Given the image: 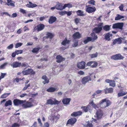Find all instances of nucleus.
Masks as SVG:
<instances>
[{"label":"nucleus","instance_id":"nucleus-43","mask_svg":"<svg viewBox=\"0 0 127 127\" xmlns=\"http://www.w3.org/2000/svg\"><path fill=\"white\" fill-rule=\"evenodd\" d=\"M89 104L90 105H92L95 109L96 108H98L97 106H98L97 105H96L93 102V100H92L91 102L89 103Z\"/></svg>","mask_w":127,"mask_h":127},{"label":"nucleus","instance_id":"nucleus-12","mask_svg":"<svg viewBox=\"0 0 127 127\" xmlns=\"http://www.w3.org/2000/svg\"><path fill=\"white\" fill-rule=\"evenodd\" d=\"M86 63L84 61L79 62L77 64V67L80 69H83L85 68Z\"/></svg>","mask_w":127,"mask_h":127},{"label":"nucleus","instance_id":"nucleus-23","mask_svg":"<svg viewBox=\"0 0 127 127\" xmlns=\"http://www.w3.org/2000/svg\"><path fill=\"white\" fill-rule=\"evenodd\" d=\"M104 92L105 94L108 93H112L113 92V89L112 88H106L104 90Z\"/></svg>","mask_w":127,"mask_h":127},{"label":"nucleus","instance_id":"nucleus-11","mask_svg":"<svg viewBox=\"0 0 127 127\" xmlns=\"http://www.w3.org/2000/svg\"><path fill=\"white\" fill-rule=\"evenodd\" d=\"M76 119L75 118H71L67 120L66 124V126H68V125H73L76 122Z\"/></svg>","mask_w":127,"mask_h":127},{"label":"nucleus","instance_id":"nucleus-63","mask_svg":"<svg viewBox=\"0 0 127 127\" xmlns=\"http://www.w3.org/2000/svg\"><path fill=\"white\" fill-rule=\"evenodd\" d=\"M32 126V127H37V122H34Z\"/></svg>","mask_w":127,"mask_h":127},{"label":"nucleus","instance_id":"nucleus-44","mask_svg":"<svg viewBox=\"0 0 127 127\" xmlns=\"http://www.w3.org/2000/svg\"><path fill=\"white\" fill-rule=\"evenodd\" d=\"M10 94V93H4L1 96V98H5L8 96Z\"/></svg>","mask_w":127,"mask_h":127},{"label":"nucleus","instance_id":"nucleus-40","mask_svg":"<svg viewBox=\"0 0 127 127\" xmlns=\"http://www.w3.org/2000/svg\"><path fill=\"white\" fill-rule=\"evenodd\" d=\"M7 4L9 6H15L14 3H12V1L11 0H7Z\"/></svg>","mask_w":127,"mask_h":127},{"label":"nucleus","instance_id":"nucleus-5","mask_svg":"<svg viewBox=\"0 0 127 127\" xmlns=\"http://www.w3.org/2000/svg\"><path fill=\"white\" fill-rule=\"evenodd\" d=\"M45 26L42 24H39L34 27L33 30L34 31H37L39 32L45 28Z\"/></svg>","mask_w":127,"mask_h":127},{"label":"nucleus","instance_id":"nucleus-9","mask_svg":"<svg viewBox=\"0 0 127 127\" xmlns=\"http://www.w3.org/2000/svg\"><path fill=\"white\" fill-rule=\"evenodd\" d=\"M98 65L97 62L95 61H92L88 62L86 64L87 66H90L91 68H95L97 67Z\"/></svg>","mask_w":127,"mask_h":127},{"label":"nucleus","instance_id":"nucleus-27","mask_svg":"<svg viewBox=\"0 0 127 127\" xmlns=\"http://www.w3.org/2000/svg\"><path fill=\"white\" fill-rule=\"evenodd\" d=\"M26 6L29 8H33L37 6V5L35 3H33L29 1V3L27 4L26 5Z\"/></svg>","mask_w":127,"mask_h":127},{"label":"nucleus","instance_id":"nucleus-41","mask_svg":"<svg viewBox=\"0 0 127 127\" xmlns=\"http://www.w3.org/2000/svg\"><path fill=\"white\" fill-rule=\"evenodd\" d=\"M12 105V102L10 100H9L6 101L5 104L4 105L6 107L8 106H11Z\"/></svg>","mask_w":127,"mask_h":127},{"label":"nucleus","instance_id":"nucleus-60","mask_svg":"<svg viewBox=\"0 0 127 127\" xmlns=\"http://www.w3.org/2000/svg\"><path fill=\"white\" fill-rule=\"evenodd\" d=\"M49 124L48 122H46L44 124V127H49Z\"/></svg>","mask_w":127,"mask_h":127},{"label":"nucleus","instance_id":"nucleus-58","mask_svg":"<svg viewBox=\"0 0 127 127\" xmlns=\"http://www.w3.org/2000/svg\"><path fill=\"white\" fill-rule=\"evenodd\" d=\"M37 121L39 124L41 126H42L43 125L42 124L41 122V120L40 118H38L37 119Z\"/></svg>","mask_w":127,"mask_h":127},{"label":"nucleus","instance_id":"nucleus-46","mask_svg":"<svg viewBox=\"0 0 127 127\" xmlns=\"http://www.w3.org/2000/svg\"><path fill=\"white\" fill-rule=\"evenodd\" d=\"M97 53L96 52L95 53L90 54V56L91 58L96 57L97 56Z\"/></svg>","mask_w":127,"mask_h":127},{"label":"nucleus","instance_id":"nucleus-38","mask_svg":"<svg viewBox=\"0 0 127 127\" xmlns=\"http://www.w3.org/2000/svg\"><path fill=\"white\" fill-rule=\"evenodd\" d=\"M111 25H106L102 27L103 30L105 31H109L110 29Z\"/></svg>","mask_w":127,"mask_h":127},{"label":"nucleus","instance_id":"nucleus-54","mask_svg":"<svg viewBox=\"0 0 127 127\" xmlns=\"http://www.w3.org/2000/svg\"><path fill=\"white\" fill-rule=\"evenodd\" d=\"M19 126L20 125L19 124L17 123H14L12 125L11 127H19Z\"/></svg>","mask_w":127,"mask_h":127},{"label":"nucleus","instance_id":"nucleus-6","mask_svg":"<svg viewBox=\"0 0 127 127\" xmlns=\"http://www.w3.org/2000/svg\"><path fill=\"white\" fill-rule=\"evenodd\" d=\"M22 73L24 75H27L29 74L34 75L35 73L32 68H28L27 70L23 71Z\"/></svg>","mask_w":127,"mask_h":127},{"label":"nucleus","instance_id":"nucleus-42","mask_svg":"<svg viewBox=\"0 0 127 127\" xmlns=\"http://www.w3.org/2000/svg\"><path fill=\"white\" fill-rule=\"evenodd\" d=\"M124 17L123 16H121L119 14H117L115 18V20H119L120 19L124 18Z\"/></svg>","mask_w":127,"mask_h":127},{"label":"nucleus","instance_id":"nucleus-10","mask_svg":"<svg viewBox=\"0 0 127 127\" xmlns=\"http://www.w3.org/2000/svg\"><path fill=\"white\" fill-rule=\"evenodd\" d=\"M26 100H19L18 99H15L14 100L13 102L14 105L15 106H18L23 104L24 103Z\"/></svg>","mask_w":127,"mask_h":127},{"label":"nucleus","instance_id":"nucleus-32","mask_svg":"<svg viewBox=\"0 0 127 127\" xmlns=\"http://www.w3.org/2000/svg\"><path fill=\"white\" fill-rule=\"evenodd\" d=\"M70 100V98H65L63 99L62 101L63 104L67 105L69 103Z\"/></svg>","mask_w":127,"mask_h":127},{"label":"nucleus","instance_id":"nucleus-14","mask_svg":"<svg viewBox=\"0 0 127 127\" xmlns=\"http://www.w3.org/2000/svg\"><path fill=\"white\" fill-rule=\"evenodd\" d=\"M91 79L90 76H88L84 77L82 79L81 82L82 84L85 85L87 83L91 81Z\"/></svg>","mask_w":127,"mask_h":127},{"label":"nucleus","instance_id":"nucleus-28","mask_svg":"<svg viewBox=\"0 0 127 127\" xmlns=\"http://www.w3.org/2000/svg\"><path fill=\"white\" fill-rule=\"evenodd\" d=\"M102 27H96L93 29V31L96 33H100L102 30Z\"/></svg>","mask_w":127,"mask_h":127},{"label":"nucleus","instance_id":"nucleus-39","mask_svg":"<svg viewBox=\"0 0 127 127\" xmlns=\"http://www.w3.org/2000/svg\"><path fill=\"white\" fill-rule=\"evenodd\" d=\"M41 49L40 47H35L32 50V52L34 53H37L39 50Z\"/></svg>","mask_w":127,"mask_h":127},{"label":"nucleus","instance_id":"nucleus-2","mask_svg":"<svg viewBox=\"0 0 127 127\" xmlns=\"http://www.w3.org/2000/svg\"><path fill=\"white\" fill-rule=\"evenodd\" d=\"M103 115V111L100 109H98L96 112V116H95V117H96V119H94V121L95 122H96L97 120H99L102 118Z\"/></svg>","mask_w":127,"mask_h":127},{"label":"nucleus","instance_id":"nucleus-49","mask_svg":"<svg viewBox=\"0 0 127 127\" xmlns=\"http://www.w3.org/2000/svg\"><path fill=\"white\" fill-rule=\"evenodd\" d=\"M23 45V43H17L15 45V48H17Z\"/></svg>","mask_w":127,"mask_h":127},{"label":"nucleus","instance_id":"nucleus-47","mask_svg":"<svg viewBox=\"0 0 127 127\" xmlns=\"http://www.w3.org/2000/svg\"><path fill=\"white\" fill-rule=\"evenodd\" d=\"M15 53L16 55H18L19 54H21L23 53V50H18L15 51Z\"/></svg>","mask_w":127,"mask_h":127},{"label":"nucleus","instance_id":"nucleus-56","mask_svg":"<svg viewBox=\"0 0 127 127\" xmlns=\"http://www.w3.org/2000/svg\"><path fill=\"white\" fill-rule=\"evenodd\" d=\"M78 73V74L81 75H83L84 74V72L82 70L79 71Z\"/></svg>","mask_w":127,"mask_h":127},{"label":"nucleus","instance_id":"nucleus-22","mask_svg":"<svg viewBox=\"0 0 127 127\" xmlns=\"http://www.w3.org/2000/svg\"><path fill=\"white\" fill-rule=\"evenodd\" d=\"M57 20L56 17L53 16H51L49 19L48 22L50 24H52L55 22Z\"/></svg>","mask_w":127,"mask_h":127},{"label":"nucleus","instance_id":"nucleus-30","mask_svg":"<svg viewBox=\"0 0 127 127\" xmlns=\"http://www.w3.org/2000/svg\"><path fill=\"white\" fill-rule=\"evenodd\" d=\"M123 89L120 90L118 94V97L124 96L127 94V92H125L123 91Z\"/></svg>","mask_w":127,"mask_h":127},{"label":"nucleus","instance_id":"nucleus-29","mask_svg":"<svg viewBox=\"0 0 127 127\" xmlns=\"http://www.w3.org/2000/svg\"><path fill=\"white\" fill-rule=\"evenodd\" d=\"M42 78L44 80V81L42 82L44 84L49 83V79L45 75H43L42 77Z\"/></svg>","mask_w":127,"mask_h":127},{"label":"nucleus","instance_id":"nucleus-1","mask_svg":"<svg viewBox=\"0 0 127 127\" xmlns=\"http://www.w3.org/2000/svg\"><path fill=\"white\" fill-rule=\"evenodd\" d=\"M111 102L109 100L105 98L102 99L97 104L99 107L101 108H105L109 106L111 104Z\"/></svg>","mask_w":127,"mask_h":127},{"label":"nucleus","instance_id":"nucleus-57","mask_svg":"<svg viewBox=\"0 0 127 127\" xmlns=\"http://www.w3.org/2000/svg\"><path fill=\"white\" fill-rule=\"evenodd\" d=\"M20 11V12L24 14H26V11L22 9H21Z\"/></svg>","mask_w":127,"mask_h":127},{"label":"nucleus","instance_id":"nucleus-45","mask_svg":"<svg viewBox=\"0 0 127 127\" xmlns=\"http://www.w3.org/2000/svg\"><path fill=\"white\" fill-rule=\"evenodd\" d=\"M64 9L66 7H68V8H71L72 7V4L70 3L66 4L64 5Z\"/></svg>","mask_w":127,"mask_h":127},{"label":"nucleus","instance_id":"nucleus-31","mask_svg":"<svg viewBox=\"0 0 127 127\" xmlns=\"http://www.w3.org/2000/svg\"><path fill=\"white\" fill-rule=\"evenodd\" d=\"M70 40H68L66 38H65L64 40L61 43V44L64 46H65L66 44H69Z\"/></svg>","mask_w":127,"mask_h":127},{"label":"nucleus","instance_id":"nucleus-61","mask_svg":"<svg viewBox=\"0 0 127 127\" xmlns=\"http://www.w3.org/2000/svg\"><path fill=\"white\" fill-rule=\"evenodd\" d=\"M102 92V90H98L96 91L95 93L97 94H98L101 93Z\"/></svg>","mask_w":127,"mask_h":127},{"label":"nucleus","instance_id":"nucleus-15","mask_svg":"<svg viewBox=\"0 0 127 127\" xmlns=\"http://www.w3.org/2000/svg\"><path fill=\"white\" fill-rule=\"evenodd\" d=\"M56 9L59 10H62L64 9V5L63 6V4L59 2L57 3L56 5Z\"/></svg>","mask_w":127,"mask_h":127},{"label":"nucleus","instance_id":"nucleus-52","mask_svg":"<svg viewBox=\"0 0 127 127\" xmlns=\"http://www.w3.org/2000/svg\"><path fill=\"white\" fill-rule=\"evenodd\" d=\"M66 11H62L59 12L58 13L60 15L63 16L66 14Z\"/></svg>","mask_w":127,"mask_h":127},{"label":"nucleus","instance_id":"nucleus-34","mask_svg":"<svg viewBox=\"0 0 127 127\" xmlns=\"http://www.w3.org/2000/svg\"><path fill=\"white\" fill-rule=\"evenodd\" d=\"M58 90L57 88H55L53 87L49 88L46 90V91L48 92H53L55 91H57Z\"/></svg>","mask_w":127,"mask_h":127},{"label":"nucleus","instance_id":"nucleus-8","mask_svg":"<svg viewBox=\"0 0 127 127\" xmlns=\"http://www.w3.org/2000/svg\"><path fill=\"white\" fill-rule=\"evenodd\" d=\"M111 59L114 60H122L124 58V57L122 56L120 54H118L112 56L111 57Z\"/></svg>","mask_w":127,"mask_h":127},{"label":"nucleus","instance_id":"nucleus-21","mask_svg":"<svg viewBox=\"0 0 127 127\" xmlns=\"http://www.w3.org/2000/svg\"><path fill=\"white\" fill-rule=\"evenodd\" d=\"M73 39H79L81 37V35L79 32H76L74 33L72 36Z\"/></svg>","mask_w":127,"mask_h":127},{"label":"nucleus","instance_id":"nucleus-35","mask_svg":"<svg viewBox=\"0 0 127 127\" xmlns=\"http://www.w3.org/2000/svg\"><path fill=\"white\" fill-rule=\"evenodd\" d=\"M92 36V42L94 41L98 37L97 35H96V34L94 33H92L91 34Z\"/></svg>","mask_w":127,"mask_h":127},{"label":"nucleus","instance_id":"nucleus-25","mask_svg":"<svg viewBox=\"0 0 127 127\" xmlns=\"http://www.w3.org/2000/svg\"><path fill=\"white\" fill-rule=\"evenodd\" d=\"M82 113V112L80 111L77 112H74L71 114V116L72 117H76L81 115Z\"/></svg>","mask_w":127,"mask_h":127},{"label":"nucleus","instance_id":"nucleus-62","mask_svg":"<svg viewBox=\"0 0 127 127\" xmlns=\"http://www.w3.org/2000/svg\"><path fill=\"white\" fill-rule=\"evenodd\" d=\"M6 73H1V75L0 76L2 78H3L6 75Z\"/></svg>","mask_w":127,"mask_h":127},{"label":"nucleus","instance_id":"nucleus-50","mask_svg":"<svg viewBox=\"0 0 127 127\" xmlns=\"http://www.w3.org/2000/svg\"><path fill=\"white\" fill-rule=\"evenodd\" d=\"M95 1L94 0H91L88 1V3L89 4H91L93 5H95Z\"/></svg>","mask_w":127,"mask_h":127},{"label":"nucleus","instance_id":"nucleus-59","mask_svg":"<svg viewBox=\"0 0 127 127\" xmlns=\"http://www.w3.org/2000/svg\"><path fill=\"white\" fill-rule=\"evenodd\" d=\"M66 14H67L68 16H70L72 14V11H69L67 12L66 11Z\"/></svg>","mask_w":127,"mask_h":127},{"label":"nucleus","instance_id":"nucleus-19","mask_svg":"<svg viewBox=\"0 0 127 127\" xmlns=\"http://www.w3.org/2000/svg\"><path fill=\"white\" fill-rule=\"evenodd\" d=\"M46 36L43 37V39L44 40L45 39H47L49 38L50 39L52 38L54 36V34L51 33L47 32L46 34Z\"/></svg>","mask_w":127,"mask_h":127},{"label":"nucleus","instance_id":"nucleus-55","mask_svg":"<svg viewBox=\"0 0 127 127\" xmlns=\"http://www.w3.org/2000/svg\"><path fill=\"white\" fill-rule=\"evenodd\" d=\"M13 47V44H11L9 45L8 46L7 48L8 49H12Z\"/></svg>","mask_w":127,"mask_h":127},{"label":"nucleus","instance_id":"nucleus-51","mask_svg":"<svg viewBox=\"0 0 127 127\" xmlns=\"http://www.w3.org/2000/svg\"><path fill=\"white\" fill-rule=\"evenodd\" d=\"M8 64L7 63H4L3 64L1 65L0 66V69H3L6 66V65Z\"/></svg>","mask_w":127,"mask_h":127},{"label":"nucleus","instance_id":"nucleus-64","mask_svg":"<svg viewBox=\"0 0 127 127\" xmlns=\"http://www.w3.org/2000/svg\"><path fill=\"white\" fill-rule=\"evenodd\" d=\"M86 127H92L93 125L91 123H88L86 125Z\"/></svg>","mask_w":127,"mask_h":127},{"label":"nucleus","instance_id":"nucleus-48","mask_svg":"<svg viewBox=\"0 0 127 127\" xmlns=\"http://www.w3.org/2000/svg\"><path fill=\"white\" fill-rule=\"evenodd\" d=\"M22 67H28L29 65H28V63L26 62H25L21 64V66Z\"/></svg>","mask_w":127,"mask_h":127},{"label":"nucleus","instance_id":"nucleus-53","mask_svg":"<svg viewBox=\"0 0 127 127\" xmlns=\"http://www.w3.org/2000/svg\"><path fill=\"white\" fill-rule=\"evenodd\" d=\"M81 19L78 18H76L74 19L75 22L76 24H78L79 22Z\"/></svg>","mask_w":127,"mask_h":127},{"label":"nucleus","instance_id":"nucleus-16","mask_svg":"<svg viewBox=\"0 0 127 127\" xmlns=\"http://www.w3.org/2000/svg\"><path fill=\"white\" fill-rule=\"evenodd\" d=\"M50 117L51 118L50 120L53 121H55L56 123L57 120L59 119L60 117V115L58 114L56 115L51 116Z\"/></svg>","mask_w":127,"mask_h":127},{"label":"nucleus","instance_id":"nucleus-7","mask_svg":"<svg viewBox=\"0 0 127 127\" xmlns=\"http://www.w3.org/2000/svg\"><path fill=\"white\" fill-rule=\"evenodd\" d=\"M124 25L123 23H117L113 25L112 28L113 29H119L122 30Z\"/></svg>","mask_w":127,"mask_h":127},{"label":"nucleus","instance_id":"nucleus-13","mask_svg":"<svg viewBox=\"0 0 127 127\" xmlns=\"http://www.w3.org/2000/svg\"><path fill=\"white\" fill-rule=\"evenodd\" d=\"M60 102L59 101L56 100H55L54 101H53L52 99H49L47 100L46 104V105L58 104Z\"/></svg>","mask_w":127,"mask_h":127},{"label":"nucleus","instance_id":"nucleus-24","mask_svg":"<svg viewBox=\"0 0 127 127\" xmlns=\"http://www.w3.org/2000/svg\"><path fill=\"white\" fill-rule=\"evenodd\" d=\"M122 42V41L121 38H119L115 39L113 41L112 43L113 45H114L116 43L118 44H121Z\"/></svg>","mask_w":127,"mask_h":127},{"label":"nucleus","instance_id":"nucleus-36","mask_svg":"<svg viewBox=\"0 0 127 127\" xmlns=\"http://www.w3.org/2000/svg\"><path fill=\"white\" fill-rule=\"evenodd\" d=\"M76 13L77 15L79 16H83L85 15V14L84 13L83 11L81 10H78L76 11Z\"/></svg>","mask_w":127,"mask_h":127},{"label":"nucleus","instance_id":"nucleus-20","mask_svg":"<svg viewBox=\"0 0 127 127\" xmlns=\"http://www.w3.org/2000/svg\"><path fill=\"white\" fill-rule=\"evenodd\" d=\"M56 59H57L56 62L58 63H60L64 61L65 60V58L63 57L62 56L60 55L56 56Z\"/></svg>","mask_w":127,"mask_h":127},{"label":"nucleus","instance_id":"nucleus-4","mask_svg":"<svg viewBox=\"0 0 127 127\" xmlns=\"http://www.w3.org/2000/svg\"><path fill=\"white\" fill-rule=\"evenodd\" d=\"M96 10V8L95 6H90V5H86L85 11L88 13H94Z\"/></svg>","mask_w":127,"mask_h":127},{"label":"nucleus","instance_id":"nucleus-18","mask_svg":"<svg viewBox=\"0 0 127 127\" xmlns=\"http://www.w3.org/2000/svg\"><path fill=\"white\" fill-rule=\"evenodd\" d=\"M21 65V63L18 62H14L11 64L13 68H17L20 67Z\"/></svg>","mask_w":127,"mask_h":127},{"label":"nucleus","instance_id":"nucleus-3","mask_svg":"<svg viewBox=\"0 0 127 127\" xmlns=\"http://www.w3.org/2000/svg\"><path fill=\"white\" fill-rule=\"evenodd\" d=\"M29 100H31V102H30L29 101H27L25 103H23L22 105V107L23 108H26L33 106V105L32 104V102L34 101V99L31 98L29 99Z\"/></svg>","mask_w":127,"mask_h":127},{"label":"nucleus","instance_id":"nucleus-33","mask_svg":"<svg viewBox=\"0 0 127 127\" xmlns=\"http://www.w3.org/2000/svg\"><path fill=\"white\" fill-rule=\"evenodd\" d=\"M112 36V34L110 33H106L104 39L108 41H110V37Z\"/></svg>","mask_w":127,"mask_h":127},{"label":"nucleus","instance_id":"nucleus-26","mask_svg":"<svg viewBox=\"0 0 127 127\" xmlns=\"http://www.w3.org/2000/svg\"><path fill=\"white\" fill-rule=\"evenodd\" d=\"M91 106L90 105H88L87 106H83L81 107L83 111L85 112H87L90 109Z\"/></svg>","mask_w":127,"mask_h":127},{"label":"nucleus","instance_id":"nucleus-37","mask_svg":"<svg viewBox=\"0 0 127 127\" xmlns=\"http://www.w3.org/2000/svg\"><path fill=\"white\" fill-rule=\"evenodd\" d=\"M90 41L92 42V38L91 37H87L86 38L84 39L83 42L85 44H86Z\"/></svg>","mask_w":127,"mask_h":127},{"label":"nucleus","instance_id":"nucleus-17","mask_svg":"<svg viewBox=\"0 0 127 127\" xmlns=\"http://www.w3.org/2000/svg\"><path fill=\"white\" fill-rule=\"evenodd\" d=\"M105 82L107 83H109V85L110 86L113 87L115 86L116 83L114 81L109 79H106L105 80Z\"/></svg>","mask_w":127,"mask_h":127}]
</instances>
